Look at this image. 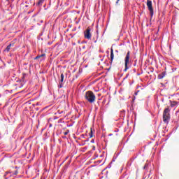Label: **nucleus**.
<instances>
[{
    "label": "nucleus",
    "mask_w": 179,
    "mask_h": 179,
    "mask_svg": "<svg viewBox=\"0 0 179 179\" xmlns=\"http://www.w3.org/2000/svg\"><path fill=\"white\" fill-rule=\"evenodd\" d=\"M85 99L90 103H94L96 101V95L92 91H87L85 95Z\"/></svg>",
    "instance_id": "1"
},
{
    "label": "nucleus",
    "mask_w": 179,
    "mask_h": 179,
    "mask_svg": "<svg viewBox=\"0 0 179 179\" xmlns=\"http://www.w3.org/2000/svg\"><path fill=\"white\" fill-rule=\"evenodd\" d=\"M170 120V108L167 107L163 112V121L167 122Z\"/></svg>",
    "instance_id": "2"
},
{
    "label": "nucleus",
    "mask_w": 179,
    "mask_h": 179,
    "mask_svg": "<svg viewBox=\"0 0 179 179\" xmlns=\"http://www.w3.org/2000/svg\"><path fill=\"white\" fill-rule=\"evenodd\" d=\"M129 57H131V52L128 51L126 57L124 58V72H127L128 69H129V67H128V65H129Z\"/></svg>",
    "instance_id": "3"
},
{
    "label": "nucleus",
    "mask_w": 179,
    "mask_h": 179,
    "mask_svg": "<svg viewBox=\"0 0 179 179\" xmlns=\"http://www.w3.org/2000/svg\"><path fill=\"white\" fill-rule=\"evenodd\" d=\"M90 31H92V28L90 27H88L84 31V37L85 38H87V40H90V38H92V33H90Z\"/></svg>",
    "instance_id": "4"
},
{
    "label": "nucleus",
    "mask_w": 179,
    "mask_h": 179,
    "mask_svg": "<svg viewBox=\"0 0 179 179\" xmlns=\"http://www.w3.org/2000/svg\"><path fill=\"white\" fill-rule=\"evenodd\" d=\"M147 6L148 8V10L150 11V17H153V6L152 4V1L147 0Z\"/></svg>",
    "instance_id": "5"
},
{
    "label": "nucleus",
    "mask_w": 179,
    "mask_h": 179,
    "mask_svg": "<svg viewBox=\"0 0 179 179\" xmlns=\"http://www.w3.org/2000/svg\"><path fill=\"white\" fill-rule=\"evenodd\" d=\"M15 46V43H10L6 48L4 50V51H6V52H9L10 50V47H14Z\"/></svg>",
    "instance_id": "6"
},
{
    "label": "nucleus",
    "mask_w": 179,
    "mask_h": 179,
    "mask_svg": "<svg viewBox=\"0 0 179 179\" xmlns=\"http://www.w3.org/2000/svg\"><path fill=\"white\" fill-rule=\"evenodd\" d=\"M114 61V50L113 48H110V62H113Z\"/></svg>",
    "instance_id": "7"
},
{
    "label": "nucleus",
    "mask_w": 179,
    "mask_h": 179,
    "mask_svg": "<svg viewBox=\"0 0 179 179\" xmlns=\"http://www.w3.org/2000/svg\"><path fill=\"white\" fill-rule=\"evenodd\" d=\"M65 78V76H64V73H62L60 76V81H59V85H60V87H62V83L64 82V78Z\"/></svg>",
    "instance_id": "8"
},
{
    "label": "nucleus",
    "mask_w": 179,
    "mask_h": 179,
    "mask_svg": "<svg viewBox=\"0 0 179 179\" xmlns=\"http://www.w3.org/2000/svg\"><path fill=\"white\" fill-rule=\"evenodd\" d=\"M166 76V71L162 72V73L158 75V79H163Z\"/></svg>",
    "instance_id": "9"
},
{
    "label": "nucleus",
    "mask_w": 179,
    "mask_h": 179,
    "mask_svg": "<svg viewBox=\"0 0 179 179\" xmlns=\"http://www.w3.org/2000/svg\"><path fill=\"white\" fill-rule=\"evenodd\" d=\"M44 1L45 0H38V1L36 3V6H43V3H44Z\"/></svg>",
    "instance_id": "10"
},
{
    "label": "nucleus",
    "mask_w": 179,
    "mask_h": 179,
    "mask_svg": "<svg viewBox=\"0 0 179 179\" xmlns=\"http://www.w3.org/2000/svg\"><path fill=\"white\" fill-rule=\"evenodd\" d=\"M171 101V107H176V106H177V101Z\"/></svg>",
    "instance_id": "11"
},
{
    "label": "nucleus",
    "mask_w": 179,
    "mask_h": 179,
    "mask_svg": "<svg viewBox=\"0 0 179 179\" xmlns=\"http://www.w3.org/2000/svg\"><path fill=\"white\" fill-rule=\"evenodd\" d=\"M90 138H93V129H90V132L89 134Z\"/></svg>",
    "instance_id": "12"
},
{
    "label": "nucleus",
    "mask_w": 179,
    "mask_h": 179,
    "mask_svg": "<svg viewBox=\"0 0 179 179\" xmlns=\"http://www.w3.org/2000/svg\"><path fill=\"white\" fill-rule=\"evenodd\" d=\"M68 134H69V130H66V131L64 132V135H68Z\"/></svg>",
    "instance_id": "13"
},
{
    "label": "nucleus",
    "mask_w": 179,
    "mask_h": 179,
    "mask_svg": "<svg viewBox=\"0 0 179 179\" xmlns=\"http://www.w3.org/2000/svg\"><path fill=\"white\" fill-rule=\"evenodd\" d=\"M39 57H40L41 58L43 57H45V54H42V55H39Z\"/></svg>",
    "instance_id": "14"
},
{
    "label": "nucleus",
    "mask_w": 179,
    "mask_h": 179,
    "mask_svg": "<svg viewBox=\"0 0 179 179\" xmlns=\"http://www.w3.org/2000/svg\"><path fill=\"white\" fill-rule=\"evenodd\" d=\"M38 58H41V57H40V55L36 56V57H35V59H38Z\"/></svg>",
    "instance_id": "15"
},
{
    "label": "nucleus",
    "mask_w": 179,
    "mask_h": 179,
    "mask_svg": "<svg viewBox=\"0 0 179 179\" xmlns=\"http://www.w3.org/2000/svg\"><path fill=\"white\" fill-rule=\"evenodd\" d=\"M92 150H96V147L94 145V146H92Z\"/></svg>",
    "instance_id": "16"
},
{
    "label": "nucleus",
    "mask_w": 179,
    "mask_h": 179,
    "mask_svg": "<svg viewBox=\"0 0 179 179\" xmlns=\"http://www.w3.org/2000/svg\"><path fill=\"white\" fill-rule=\"evenodd\" d=\"M118 2H120V0H117L116 5H118Z\"/></svg>",
    "instance_id": "17"
},
{
    "label": "nucleus",
    "mask_w": 179,
    "mask_h": 179,
    "mask_svg": "<svg viewBox=\"0 0 179 179\" xmlns=\"http://www.w3.org/2000/svg\"><path fill=\"white\" fill-rule=\"evenodd\" d=\"M120 179H126L125 178H120Z\"/></svg>",
    "instance_id": "18"
},
{
    "label": "nucleus",
    "mask_w": 179,
    "mask_h": 179,
    "mask_svg": "<svg viewBox=\"0 0 179 179\" xmlns=\"http://www.w3.org/2000/svg\"><path fill=\"white\" fill-rule=\"evenodd\" d=\"M15 174H17V171H15Z\"/></svg>",
    "instance_id": "19"
},
{
    "label": "nucleus",
    "mask_w": 179,
    "mask_h": 179,
    "mask_svg": "<svg viewBox=\"0 0 179 179\" xmlns=\"http://www.w3.org/2000/svg\"><path fill=\"white\" fill-rule=\"evenodd\" d=\"M94 43H97V41H94Z\"/></svg>",
    "instance_id": "20"
},
{
    "label": "nucleus",
    "mask_w": 179,
    "mask_h": 179,
    "mask_svg": "<svg viewBox=\"0 0 179 179\" xmlns=\"http://www.w3.org/2000/svg\"><path fill=\"white\" fill-rule=\"evenodd\" d=\"M115 52H118V50H115Z\"/></svg>",
    "instance_id": "21"
},
{
    "label": "nucleus",
    "mask_w": 179,
    "mask_h": 179,
    "mask_svg": "<svg viewBox=\"0 0 179 179\" xmlns=\"http://www.w3.org/2000/svg\"><path fill=\"white\" fill-rule=\"evenodd\" d=\"M145 168H146V166H144V169H145Z\"/></svg>",
    "instance_id": "22"
},
{
    "label": "nucleus",
    "mask_w": 179,
    "mask_h": 179,
    "mask_svg": "<svg viewBox=\"0 0 179 179\" xmlns=\"http://www.w3.org/2000/svg\"><path fill=\"white\" fill-rule=\"evenodd\" d=\"M6 1H9V0H6Z\"/></svg>",
    "instance_id": "23"
}]
</instances>
